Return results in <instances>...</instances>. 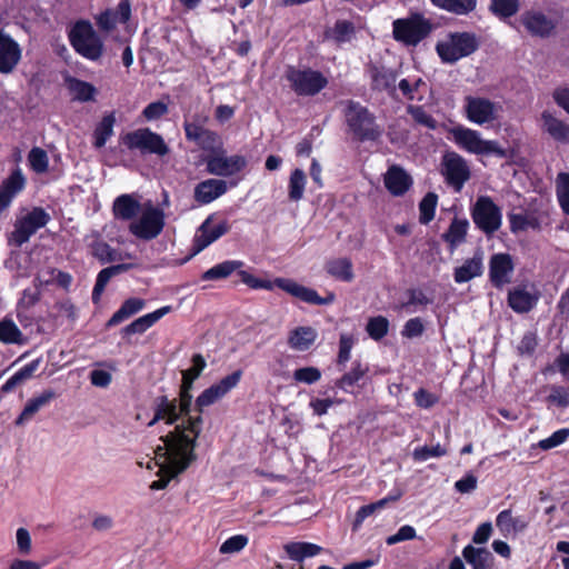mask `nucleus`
<instances>
[{"label": "nucleus", "instance_id": "1", "mask_svg": "<svg viewBox=\"0 0 569 569\" xmlns=\"http://www.w3.org/2000/svg\"><path fill=\"white\" fill-rule=\"evenodd\" d=\"M192 386L181 385L179 401L169 400L167 397L157 399L154 416L148 422L151 427L158 421L163 420L167 425H174V429L161 437L166 439L167 448L164 453L169 456L171 466L176 471L186 470L196 459L194 447L202 428V417L199 411L197 416H191L192 396L190 393Z\"/></svg>", "mask_w": 569, "mask_h": 569}, {"label": "nucleus", "instance_id": "2", "mask_svg": "<svg viewBox=\"0 0 569 569\" xmlns=\"http://www.w3.org/2000/svg\"><path fill=\"white\" fill-rule=\"evenodd\" d=\"M238 274L240 280L251 289L272 290L277 287L288 295L310 305L326 306L331 305L336 300L333 292H329L326 297H320L315 289L305 287L289 278H276L273 281H270L257 278L244 270L239 271Z\"/></svg>", "mask_w": 569, "mask_h": 569}, {"label": "nucleus", "instance_id": "3", "mask_svg": "<svg viewBox=\"0 0 569 569\" xmlns=\"http://www.w3.org/2000/svg\"><path fill=\"white\" fill-rule=\"evenodd\" d=\"M452 141L462 150L478 156L506 157V150L495 140H485L477 130L458 124L449 131Z\"/></svg>", "mask_w": 569, "mask_h": 569}, {"label": "nucleus", "instance_id": "4", "mask_svg": "<svg viewBox=\"0 0 569 569\" xmlns=\"http://www.w3.org/2000/svg\"><path fill=\"white\" fill-rule=\"evenodd\" d=\"M343 114L349 129L359 140H377L381 136L382 130L376 123L375 116L359 102L348 100Z\"/></svg>", "mask_w": 569, "mask_h": 569}, {"label": "nucleus", "instance_id": "5", "mask_svg": "<svg viewBox=\"0 0 569 569\" xmlns=\"http://www.w3.org/2000/svg\"><path fill=\"white\" fill-rule=\"evenodd\" d=\"M69 40L74 51L90 61H97L103 54V41L89 21H77L70 29Z\"/></svg>", "mask_w": 569, "mask_h": 569}, {"label": "nucleus", "instance_id": "6", "mask_svg": "<svg viewBox=\"0 0 569 569\" xmlns=\"http://www.w3.org/2000/svg\"><path fill=\"white\" fill-rule=\"evenodd\" d=\"M478 40L470 32H450L438 40L436 51L443 63H455L478 49Z\"/></svg>", "mask_w": 569, "mask_h": 569}, {"label": "nucleus", "instance_id": "7", "mask_svg": "<svg viewBox=\"0 0 569 569\" xmlns=\"http://www.w3.org/2000/svg\"><path fill=\"white\" fill-rule=\"evenodd\" d=\"M166 224L164 212L151 201L143 203L142 210L129 223V232L136 238L150 241L156 239L163 230Z\"/></svg>", "mask_w": 569, "mask_h": 569}, {"label": "nucleus", "instance_id": "8", "mask_svg": "<svg viewBox=\"0 0 569 569\" xmlns=\"http://www.w3.org/2000/svg\"><path fill=\"white\" fill-rule=\"evenodd\" d=\"M431 31V24L419 13L410 14L407 18L396 19L392 23L393 38L407 46H417Z\"/></svg>", "mask_w": 569, "mask_h": 569}, {"label": "nucleus", "instance_id": "9", "mask_svg": "<svg viewBox=\"0 0 569 569\" xmlns=\"http://www.w3.org/2000/svg\"><path fill=\"white\" fill-rule=\"evenodd\" d=\"M286 79L298 96H315L328 84V79L317 70L289 67Z\"/></svg>", "mask_w": 569, "mask_h": 569}, {"label": "nucleus", "instance_id": "10", "mask_svg": "<svg viewBox=\"0 0 569 569\" xmlns=\"http://www.w3.org/2000/svg\"><path fill=\"white\" fill-rule=\"evenodd\" d=\"M465 117L478 126H491L499 121L501 106L483 97L467 96L463 104Z\"/></svg>", "mask_w": 569, "mask_h": 569}, {"label": "nucleus", "instance_id": "11", "mask_svg": "<svg viewBox=\"0 0 569 569\" xmlns=\"http://www.w3.org/2000/svg\"><path fill=\"white\" fill-rule=\"evenodd\" d=\"M471 216L475 224L487 234L495 233L501 227V210L490 197H479L472 208Z\"/></svg>", "mask_w": 569, "mask_h": 569}, {"label": "nucleus", "instance_id": "12", "mask_svg": "<svg viewBox=\"0 0 569 569\" xmlns=\"http://www.w3.org/2000/svg\"><path fill=\"white\" fill-rule=\"evenodd\" d=\"M122 143L130 150H139L142 153L164 156L169 149L162 137L149 129H138L128 132L122 138Z\"/></svg>", "mask_w": 569, "mask_h": 569}, {"label": "nucleus", "instance_id": "13", "mask_svg": "<svg viewBox=\"0 0 569 569\" xmlns=\"http://www.w3.org/2000/svg\"><path fill=\"white\" fill-rule=\"evenodd\" d=\"M49 220V213H47L42 208H33L16 221L14 230L11 233L10 240L16 246L21 247L39 229L43 228Z\"/></svg>", "mask_w": 569, "mask_h": 569}, {"label": "nucleus", "instance_id": "14", "mask_svg": "<svg viewBox=\"0 0 569 569\" xmlns=\"http://www.w3.org/2000/svg\"><path fill=\"white\" fill-rule=\"evenodd\" d=\"M441 173L446 182L456 191H460L470 178V168L457 152H447L442 157Z\"/></svg>", "mask_w": 569, "mask_h": 569}, {"label": "nucleus", "instance_id": "15", "mask_svg": "<svg viewBox=\"0 0 569 569\" xmlns=\"http://www.w3.org/2000/svg\"><path fill=\"white\" fill-rule=\"evenodd\" d=\"M242 372L237 370L231 375L223 377L217 383L204 389L196 400L198 411L202 412L203 408L209 407L217 401L221 400L227 393L240 382Z\"/></svg>", "mask_w": 569, "mask_h": 569}, {"label": "nucleus", "instance_id": "16", "mask_svg": "<svg viewBox=\"0 0 569 569\" xmlns=\"http://www.w3.org/2000/svg\"><path fill=\"white\" fill-rule=\"evenodd\" d=\"M247 158L241 154L227 156L219 152L206 159L207 171L219 177H231L241 172L247 167Z\"/></svg>", "mask_w": 569, "mask_h": 569}, {"label": "nucleus", "instance_id": "17", "mask_svg": "<svg viewBox=\"0 0 569 569\" xmlns=\"http://www.w3.org/2000/svg\"><path fill=\"white\" fill-rule=\"evenodd\" d=\"M540 299V292L533 283H520L508 292V306L517 313L531 311Z\"/></svg>", "mask_w": 569, "mask_h": 569}, {"label": "nucleus", "instance_id": "18", "mask_svg": "<svg viewBox=\"0 0 569 569\" xmlns=\"http://www.w3.org/2000/svg\"><path fill=\"white\" fill-rule=\"evenodd\" d=\"M230 229L227 220L214 222L211 217L207 218L197 230L193 238V246L197 252L206 249L212 242L226 234Z\"/></svg>", "mask_w": 569, "mask_h": 569}, {"label": "nucleus", "instance_id": "19", "mask_svg": "<svg viewBox=\"0 0 569 569\" xmlns=\"http://www.w3.org/2000/svg\"><path fill=\"white\" fill-rule=\"evenodd\" d=\"M520 22L532 37L547 38L555 28L556 22L540 10H528L520 16Z\"/></svg>", "mask_w": 569, "mask_h": 569}, {"label": "nucleus", "instance_id": "20", "mask_svg": "<svg viewBox=\"0 0 569 569\" xmlns=\"http://www.w3.org/2000/svg\"><path fill=\"white\" fill-rule=\"evenodd\" d=\"M515 270L512 257L509 253H495L489 261V278L496 288H502L511 281Z\"/></svg>", "mask_w": 569, "mask_h": 569}, {"label": "nucleus", "instance_id": "21", "mask_svg": "<svg viewBox=\"0 0 569 569\" xmlns=\"http://www.w3.org/2000/svg\"><path fill=\"white\" fill-rule=\"evenodd\" d=\"M186 138L194 142L198 147L207 151H213L221 146L219 134L212 130L204 128L197 122H184Z\"/></svg>", "mask_w": 569, "mask_h": 569}, {"label": "nucleus", "instance_id": "22", "mask_svg": "<svg viewBox=\"0 0 569 569\" xmlns=\"http://www.w3.org/2000/svg\"><path fill=\"white\" fill-rule=\"evenodd\" d=\"M21 59V48L10 36L0 32V73H10Z\"/></svg>", "mask_w": 569, "mask_h": 569}, {"label": "nucleus", "instance_id": "23", "mask_svg": "<svg viewBox=\"0 0 569 569\" xmlns=\"http://www.w3.org/2000/svg\"><path fill=\"white\" fill-rule=\"evenodd\" d=\"M386 189L395 197L403 196L412 186L411 176L400 166H390L383 174Z\"/></svg>", "mask_w": 569, "mask_h": 569}, {"label": "nucleus", "instance_id": "24", "mask_svg": "<svg viewBox=\"0 0 569 569\" xmlns=\"http://www.w3.org/2000/svg\"><path fill=\"white\" fill-rule=\"evenodd\" d=\"M141 203L134 193H124L118 196L112 204V212L116 219L132 221L142 210Z\"/></svg>", "mask_w": 569, "mask_h": 569}, {"label": "nucleus", "instance_id": "25", "mask_svg": "<svg viewBox=\"0 0 569 569\" xmlns=\"http://www.w3.org/2000/svg\"><path fill=\"white\" fill-rule=\"evenodd\" d=\"M87 239H91L89 246L91 249V253L94 258H97L101 263L114 262L118 260H122L124 258L132 259L133 256L131 253H120L112 247H110L107 242L100 239V233L93 231Z\"/></svg>", "mask_w": 569, "mask_h": 569}, {"label": "nucleus", "instance_id": "26", "mask_svg": "<svg viewBox=\"0 0 569 569\" xmlns=\"http://www.w3.org/2000/svg\"><path fill=\"white\" fill-rule=\"evenodd\" d=\"M131 14L128 0H121L114 10H106L97 17V24L103 31H111L118 23H126Z\"/></svg>", "mask_w": 569, "mask_h": 569}, {"label": "nucleus", "instance_id": "27", "mask_svg": "<svg viewBox=\"0 0 569 569\" xmlns=\"http://www.w3.org/2000/svg\"><path fill=\"white\" fill-rule=\"evenodd\" d=\"M228 190L227 182L220 179H207L194 188V200L200 204H208Z\"/></svg>", "mask_w": 569, "mask_h": 569}, {"label": "nucleus", "instance_id": "28", "mask_svg": "<svg viewBox=\"0 0 569 569\" xmlns=\"http://www.w3.org/2000/svg\"><path fill=\"white\" fill-rule=\"evenodd\" d=\"M26 179L18 168L0 186V213L10 206L12 199L24 188Z\"/></svg>", "mask_w": 569, "mask_h": 569}, {"label": "nucleus", "instance_id": "29", "mask_svg": "<svg viewBox=\"0 0 569 569\" xmlns=\"http://www.w3.org/2000/svg\"><path fill=\"white\" fill-rule=\"evenodd\" d=\"M541 129L558 142L569 141V124L557 118L549 110L541 113Z\"/></svg>", "mask_w": 569, "mask_h": 569}, {"label": "nucleus", "instance_id": "30", "mask_svg": "<svg viewBox=\"0 0 569 569\" xmlns=\"http://www.w3.org/2000/svg\"><path fill=\"white\" fill-rule=\"evenodd\" d=\"M56 398V392L51 389L42 391L40 395L29 399L16 420L17 426L29 422L34 415L43 407L48 406Z\"/></svg>", "mask_w": 569, "mask_h": 569}, {"label": "nucleus", "instance_id": "31", "mask_svg": "<svg viewBox=\"0 0 569 569\" xmlns=\"http://www.w3.org/2000/svg\"><path fill=\"white\" fill-rule=\"evenodd\" d=\"M326 272L342 282H351L355 279L352 261L347 257L329 259L325 263Z\"/></svg>", "mask_w": 569, "mask_h": 569}, {"label": "nucleus", "instance_id": "32", "mask_svg": "<svg viewBox=\"0 0 569 569\" xmlns=\"http://www.w3.org/2000/svg\"><path fill=\"white\" fill-rule=\"evenodd\" d=\"M161 440H162L163 445L158 446V448L156 450V457L160 460V462H159L160 471L163 473V476L159 480L153 481L150 485V489H152V490L164 489L167 487V485L169 483L170 479H172L173 477H176L177 475H179L180 472L183 471V470L176 471L173 466H171L169 456L164 453V451H166L164 448H167L166 439H161Z\"/></svg>", "mask_w": 569, "mask_h": 569}, {"label": "nucleus", "instance_id": "33", "mask_svg": "<svg viewBox=\"0 0 569 569\" xmlns=\"http://www.w3.org/2000/svg\"><path fill=\"white\" fill-rule=\"evenodd\" d=\"M171 311L170 306L161 307L153 312L147 313L133 322L123 328L124 335H134V333H143L150 327H152L157 321H159L162 317L168 315Z\"/></svg>", "mask_w": 569, "mask_h": 569}, {"label": "nucleus", "instance_id": "34", "mask_svg": "<svg viewBox=\"0 0 569 569\" xmlns=\"http://www.w3.org/2000/svg\"><path fill=\"white\" fill-rule=\"evenodd\" d=\"M398 90L402 98L410 101H421L428 90L426 81L419 77H409L401 79L398 83Z\"/></svg>", "mask_w": 569, "mask_h": 569}, {"label": "nucleus", "instance_id": "35", "mask_svg": "<svg viewBox=\"0 0 569 569\" xmlns=\"http://www.w3.org/2000/svg\"><path fill=\"white\" fill-rule=\"evenodd\" d=\"M318 333L312 327H297L288 338V345L291 349L298 351L308 350L316 341Z\"/></svg>", "mask_w": 569, "mask_h": 569}, {"label": "nucleus", "instance_id": "36", "mask_svg": "<svg viewBox=\"0 0 569 569\" xmlns=\"http://www.w3.org/2000/svg\"><path fill=\"white\" fill-rule=\"evenodd\" d=\"M482 256L475 254L467 259L460 267L455 269L453 278L457 283H465L482 273Z\"/></svg>", "mask_w": 569, "mask_h": 569}, {"label": "nucleus", "instance_id": "37", "mask_svg": "<svg viewBox=\"0 0 569 569\" xmlns=\"http://www.w3.org/2000/svg\"><path fill=\"white\" fill-rule=\"evenodd\" d=\"M496 525L502 535L510 536L522 532L527 528L528 521L522 517H512L510 510H502L496 518Z\"/></svg>", "mask_w": 569, "mask_h": 569}, {"label": "nucleus", "instance_id": "38", "mask_svg": "<svg viewBox=\"0 0 569 569\" xmlns=\"http://www.w3.org/2000/svg\"><path fill=\"white\" fill-rule=\"evenodd\" d=\"M462 556L472 569H490L492 567L493 557L491 552L483 548H476L466 546L462 550Z\"/></svg>", "mask_w": 569, "mask_h": 569}, {"label": "nucleus", "instance_id": "39", "mask_svg": "<svg viewBox=\"0 0 569 569\" xmlns=\"http://www.w3.org/2000/svg\"><path fill=\"white\" fill-rule=\"evenodd\" d=\"M0 342L23 346L28 342V338L11 318H3L0 321Z\"/></svg>", "mask_w": 569, "mask_h": 569}, {"label": "nucleus", "instance_id": "40", "mask_svg": "<svg viewBox=\"0 0 569 569\" xmlns=\"http://www.w3.org/2000/svg\"><path fill=\"white\" fill-rule=\"evenodd\" d=\"M146 306L143 299L140 298H130L127 299L121 307L112 315V317L108 320L107 327L117 326L131 316L141 311Z\"/></svg>", "mask_w": 569, "mask_h": 569}, {"label": "nucleus", "instance_id": "41", "mask_svg": "<svg viewBox=\"0 0 569 569\" xmlns=\"http://www.w3.org/2000/svg\"><path fill=\"white\" fill-rule=\"evenodd\" d=\"M288 557L296 561L319 555L322 548L311 542H289L284 546Z\"/></svg>", "mask_w": 569, "mask_h": 569}, {"label": "nucleus", "instance_id": "42", "mask_svg": "<svg viewBox=\"0 0 569 569\" xmlns=\"http://www.w3.org/2000/svg\"><path fill=\"white\" fill-rule=\"evenodd\" d=\"M116 116L113 112L106 114L97 124L93 132V146L97 149L102 148L113 134Z\"/></svg>", "mask_w": 569, "mask_h": 569}, {"label": "nucleus", "instance_id": "43", "mask_svg": "<svg viewBox=\"0 0 569 569\" xmlns=\"http://www.w3.org/2000/svg\"><path fill=\"white\" fill-rule=\"evenodd\" d=\"M469 222L467 219L455 218L447 232L443 234V239L448 242L451 249L457 248L466 240Z\"/></svg>", "mask_w": 569, "mask_h": 569}, {"label": "nucleus", "instance_id": "44", "mask_svg": "<svg viewBox=\"0 0 569 569\" xmlns=\"http://www.w3.org/2000/svg\"><path fill=\"white\" fill-rule=\"evenodd\" d=\"M431 3L448 12L466 16L477 7V0H430Z\"/></svg>", "mask_w": 569, "mask_h": 569}, {"label": "nucleus", "instance_id": "45", "mask_svg": "<svg viewBox=\"0 0 569 569\" xmlns=\"http://www.w3.org/2000/svg\"><path fill=\"white\" fill-rule=\"evenodd\" d=\"M242 264L239 260H227L208 269L201 278L206 281L224 279L241 268Z\"/></svg>", "mask_w": 569, "mask_h": 569}, {"label": "nucleus", "instance_id": "46", "mask_svg": "<svg viewBox=\"0 0 569 569\" xmlns=\"http://www.w3.org/2000/svg\"><path fill=\"white\" fill-rule=\"evenodd\" d=\"M307 184V176L302 169H295L288 181V197L291 201L298 202L303 198Z\"/></svg>", "mask_w": 569, "mask_h": 569}, {"label": "nucleus", "instance_id": "47", "mask_svg": "<svg viewBox=\"0 0 569 569\" xmlns=\"http://www.w3.org/2000/svg\"><path fill=\"white\" fill-rule=\"evenodd\" d=\"M39 367V360H33L20 368L13 376H11L1 387L3 392H11L17 386L30 379Z\"/></svg>", "mask_w": 569, "mask_h": 569}, {"label": "nucleus", "instance_id": "48", "mask_svg": "<svg viewBox=\"0 0 569 569\" xmlns=\"http://www.w3.org/2000/svg\"><path fill=\"white\" fill-rule=\"evenodd\" d=\"M39 367V360H33L20 368L13 376H11L1 387L3 392H11L17 386L30 379Z\"/></svg>", "mask_w": 569, "mask_h": 569}, {"label": "nucleus", "instance_id": "49", "mask_svg": "<svg viewBox=\"0 0 569 569\" xmlns=\"http://www.w3.org/2000/svg\"><path fill=\"white\" fill-rule=\"evenodd\" d=\"M39 367V360H33L20 368L13 376H11L1 387L3 392H11L17 386L30 379Z\"/></svg>", "mask_w": 569, "mask_h": 569}, {"label": "nucleus", "instance_id": "50", "mask_svg": "<svg viewBox=\"0 0 569 569\" xmlns=\"http://www.w3.org/2000/svg\"><path fill=\"white\" fill-rule=\"evenodd\" d=\"M39 367V360H33L20 368L13 376H11L1 387L3 392H11L17 386L30 379Z\"/></svg>", "mask_w": 569, "mask_h": 569}, {"label": "nucleus", "instance_id": "51", "mask_svg": "<svg viewBox=\"0 0 569 569\" xmlns=\"http://www.w3.org/2000/svg\"><path fill=\"white\" fill-rule=\"evenodd\" d=\"M39 367V360H33L20 368L13 376H11L1 387L3 392H11L17 386L30 379Z\"/></svg>", "mask_w": 569, "mask_h": 569}, {"label": "nucleus", "instance_id": "52", "mask_svg": "<svg viewBox=\"0 0 569 569\" xmlns=\"http://www.w3.org/2000/svg\"><path fill=\"white\" fill-rule=\"evenodd\" d=\"M510 229L512 232L539 229L540 222L531 212H519L509 214Z\"/></svg>", "mask_w": 569, "mask_h": 569}, {"label": "nucleus", "instance_id": "53", "mask_svg": "<svg viewBox=\"0 0 569 569\" xmlns=\"http://www.w3.org/2000/svg\"><path fill=\"white\" fill-rule=\"evenodd\" d=\"M371 79L375 89L389 91L395 94L396 88V74L388 69H375L371 70Z\"/></svg>", "mask_w": 569, "mask_h": 569}, {"label": "nucleus", "instance_id": "54", "mask_svg": "<svg viewBox=\"0 0 569 569\" xmlns=\"http://www.w3.org/2000/svg\"><path fill=\"white\" fill-rule=\"evenodd\" d=\"M67 83L74 99L79 101L93 100L97 90L91 83L76 78L68 79Z\"/></svg>", "mask_w": 569, "mask_h": 569}, {"label": "nucleus", "instance_id": "55", "mask_svg": "<svg viewBox=\"0 0 569 569\" xmlns=\"http://www.w3.org/2000/svg\"><path fill=\"white\" fill-rule=\"evenodd\" d=\"M520 8V0H491L489 10L499 19H508L515 16Z\"/></svg>", "mask_w": 569, "mask_h": 569}, {"label": "nucleus", "instance_id": "56", "mask_svg": "<svg viewBox=\"0 0 569 569\" xmlns=\"http://www.w3.org/2000/svg\"><path fill=\"white\" fill-rule=\"evenodd\" d=\"M556 192L560 208L569 216V173L561 172L557 176Z\"/></svg>", "mask_w": 569, "mask_h": 569}, {"label": "nucleus", "instance_id": "57", "mask_svg": "<svg viewBox=\"0 0 569 569\" xmlns=\"http://www.w3.org/2000/svg\"><path fill=\"white\" fill-rule=\"evenodd\" d=\"M367 372V368L360 363H355L349 372L343 375L338 381L337 387L349 392L350 388L353 387Z\"/></svg>", "mask_w": 569, "mask_h": 569}, {"label": "nucleus", "instance_id": "58", "mask_svg": "<svg viewBox=\"0 0 569 569\" xmlns=\"http://www.w3.org/2000/svg\"><path fill=\"white\" fill-rule=\"evenodd\" d=\"M437 202H438V197L433 192H429L422 198V200L420 201V204H419V211H420L419 220L421 223L427 224L433 219Z\"/></svg>", "mask_w": 569, "mask_h": 569}, {"label": "nucleus", "instance_id": "59", "mask_svg": "<svg viewBox=\"0 0 569 569\" xmlns=\"http://www.w3.org/2000/svg\"><path fill=\"white\" fill-rule=\"evenodd\" d=\"M28 161L31 169L37 173H44L49 167V158L47 152L38 147L30 150Z\"/></svg>", "mask_w": 569, "mask_h": 569}, {"label": "nucleus", "instance_id": "60", "mask_svg": "<svg viewBox=\"0 0 569 569\" xmlns=\"http://www.w3.org/2000/svg\"><path fill=\"white\" fill-rule=\"evenodd\" d=\"M389 329V321L382 316L370 318L367 323V332L375 340L382 339Z\"/></svg>", "mask_w": 569, "mask_h": 569}, {"label": "nucleus", "instance_id": "61", "mask_svg": "<svg viewBox=\"0 0 569 569\" xmlns=\"http://www.w3.org/2000/svg\"><path fill=\"white\" fill-rule=\"evenodd\" d=\"M446 453H447V449L445 447H442L440 443H437L431 447L422 446V447L416 448L412 452V458L416 461H426L430 458L442 457Z\"/></svg>", "mask_w": 569, "mask_h": 569}, {"label": "nucleus", "instance_id": "62", "mask_svg": "<svg viewBox=\"0 0 569 569\" xmlns=\"http://www.w3.org/2000/svg\"><path fill=\"white\" fill-rule=\"evenodd\" d=\"M206 368V360L201 355H194L192 357L191 368L182 372V382L192 386L193 381L200 376L202 370Z\"/></svg>", "mask_w": 569, "mask_h": 569}, {"label": "nucleus", "instance_id": "63", "mask_svg": "<svg viewBox=\"0 0 569 569\" xmlns=\"http://www.w3.org/2000/svg\"><path fill=\"white\" fill-rule=\"evenodd\" d=\"M248 537L244 535L232 536L220 546L219 552L223 555L239 552L248 545Z\"/></svg>", "mask_w": 569, "mask_h": 569}, {"label": "nucleus", "instance_id": "64", "mask_svg": "<svg viewBox=\"0 0 569 569\" xmlns=\"http://www.w3.org/2000/svg\"><path fill=\"white\" fill-rule=\"evenodd\" d=\"M321 378V371L316 367H303L295 370L293 379L297 382L306 385H312L319 381Z\"/></svg>", "mask_w": 569, "mask_h": 569}]
</instances>
